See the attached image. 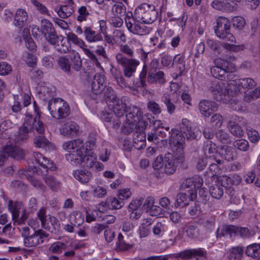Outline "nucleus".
Masks as SVG:
<instances>
[{
    "mask_svg": "<svg viewBox=\"0 0 260 260\" xmlns=\"http://www.w3.org/2000/svg\"><path fill=\"white\" fill-rule=\"evenodd\" d=\"M230 22L226 18L222 16L217 18L214 31L218 38L225 41H235V37L230 32Z\"/></svg>",
    "mask_w": 260,
    "mask_h": 260,
    "instance_id": "nucleus-6",
    "label": "nucleus"
},
{
    "mask_svg": "<svg viewBox=\"0 0 260 260\" xmlns=\"http://www.w3.org/2000/svg\"><path fill=\"white\" fill-rule=\"evenodd\" d=\"M210 193L212 198L216 199H221L224 193V188L218 182L212 185L210 188Z\"/></svg>",
    "mask_w": 260,
    "mask_h": 260,
    "instance_id": "nucleus-35",
    "label": "nucleus"
},
{
    "mask_svg": "<svg viewBox=\"0 0 260 260\" xmlns=\"http://www.w3.org/2000/svg\"><path fill=\"white\" fill-rule=\"evenodd\" d=\"M177 166L175 164V158L171 153L165 154L162 169L168 175L173 174L176 171Z\"/></svg>",
    "mask_w": 260,
    "mask_h": 260,
    "instance_id": "nucleus-22",
    "label": "nucleus"
},
{
    "mask_svg": "<svg viewBox=\"0 0 260 260\" xmlns=\"http://www.w3.org/2000/svg\"><path fill=\"white\" fill-rule=\"evenodd\" d=\"M216 103L208 100H201L199 104V109L202 115L205 117H209L217 110Z\"/></svg>",
    "mask_w": 260,
    "mask_h": 260,
    "instance_id": "nucleus-12",
    "label": "nucleus"
},
{
    "mask_svg": "<svg viewBox=\"0 0 260 260\" xmlns=\"http://www.w3.org/2000/svg\"><path fill=\"white\" fill-rule=\"evenodd\" d=\"M71 61V66L73 69L76 71H79L81 70L82 62L79 54L78 52H74L70 57Z\"/></svg>",
    "mask_w": 260,
    "mask_h": 260,
    "instance_id": "nucleus-47",
    "label": "nucleus"
},
{
    "mask_svg": "<svg viewBox=\"0 0 260 260\" xmlns=\"http://www.w3.org/2000/svg\"><path fill=\"white\" fill-rule=\"evenodd\" d=\"M57 64L64 72L71 74V62L69 58L66 56L59 57L57 60Z\"/></svg>",
    "mask_w": 260,
    "mask_h": 260,
    "instance_id": "nucleus-43",
    "label": "nucleus"
},
{
    "mask_svg": "<svg viewBox=\"0 0 260 260\" xmlns=\"http://www.w3.org/2000/svg\"><path fill=\"white\" fill-rule=\"evenodd\" d=\"M158 12L153 5L143 3L139 6L134 12V17L138 22L150 24L156 20Z\"/></svg>",
    "mask_w": 260,
    "mask_h": 260,
    "instance_id": "nucleus-3",
    "label": "nucleus"
},
{
    "mask_svg": "<svg viewBox=\"0 0 260 260\" xmlns=\"http://www.w3.org/2000/svg\"><path fill=\"white\" fill-rule=\"evenodd\" d=\"M88 9H89V7L88 8L85 6H82L78 9L76 19L79 23L86 21L89 17L90 13Z\"/></svg>",
    "mask_w": 260,
    "mask_h": 260,
    "instance_id": "nucleus-45",
    "label": "nucleus"
},
{
    "mask_svg": "<svg viewBox=\"0 0 260 260\" xmlns=\"http://www.w3.org/2000/svg\"><path fill=\"white\" fill-rule=\"evenodd\" d=\"M102 92H103L104 98L107 101L113 102L118 99L115 92L110 86H105Z\"/></svg>",
    "mask_w": 260,
    "mask_h": 260,
    "instance_id": "nucleus-48",
    "label": "nucleus"
},
{
    "mask_svg": "<svg viewBox=\"0 0 260 260\" xmlns=\"http://www.w3.org/2000/svg\"><path fill=\"white\" fill-rule=\"evenodd\" d=\"M188 199L190 200V194L186 193L181 192L177 195L175 206L177 207H184L189 205Z\"/></svg>",
    "mask_w": 260,
    "mask_h": 260,
    "instance_id": "nucleus-38",
    "label": "nucleus"
},
{
    "mask_svg": "<svg viewBox=\"0 0 260 260\" xmlns=\"http://www.w3.org/2000/svg\"><path fill=\"white\" fill-rule=\"evenodd\" d=\"M27 18V12L24 9H19L16 11L13 24L19 28H22L25 25Z\"/></svg>",
    "mask_w": 260,
    "mask_h": 260,
    "instance_id": "nucleus-26",
    "label": "nucleus"
},
{
    "mask_svg": "<svg viewBox=\"0 0 260 260\" xmlns=\"http://www.w3.org/2000/svg\"><path fill=\"white\" fill-rule=\"evenodd\" d=\"M124 203L119 198L115 197H109L105 202H102L100 206L109 209H118L123 207Z\"/></svg>",
    "mask_w": 260,
    "mask_h": 260,
    "instance_id": "nucleus-24",
    "label": "nucleus"
},
{
    "mask_svg": "<svg viewBox=\"0 0 260 260\" xmlns=\"http://www.w3.org/2000/svg\"><path fill=\"white\" fill-rule=\"evenodd\" d=\"M96 161V158L92 155H87L86 152L84 153V156H82L81 166L83 167L90 168L92 167Z\"/></svg>",
    "mask_w": 260,
    "mask_h": 260,
    "instance_id": "nucleus-52",
    "label": "nucleus"
},
{
    "mask_svg": "<svg viewBox=\"0 0 260 260\" xmlns=\"http://www.w3.org/2000/svg\"><path fill=\"white\" fill-rule=\"evenodd\" d=\"M204 151L206 156L209 157H214L217 152V147L215 144L211 141H208L205 143Z\"/></svg>",
    "mask_w": 260,
    "mask_h": 260,
    "instance_id": "nucleus-46",
    "label": "nucleus"
},
{
    "mask_svg": "<svg viewBox=\"0 0 260 260\" xmlns=\"http://www.w3.org/2000/svg\"><path fill=\"white\" fill-rule=\"evenodd\" d=\"M126 27L128 30L134 34L140 36H143L148 34L151 30V28L145 26L144 23H139L135 22L134 23L131 21L125 20Z\"/></svg>",
    "mask_w": 260,
    "mask_h": 260,
    "instance_id": "nucleus-11",
    "label": "nucleus"
},
{
    "mask_svg": "<svg viewBox=\"0 0 260 260\" xmlns=\"http://www.w3.org/2000/svg\"><path fill=\"white\" fill-rule=\"evenodd\" d=\"M147 73L148 74L147 65H143L142 70L139 76L140 83L138 85L139 87H145L146 86V79Z\"/></svg>",
    "mask_w": 260,
    "mask_h": 260,
    "instance_id": "nucleus-61",
    "label": "nucleus"
},
{
    "mask_svg": "<svg viewBox=\"0 0 260 260\" xmlns=\"http://www.w3.org/2000/svg\"><path fill=\"white\" fill-rule=\"evenodd\" d=\"M228 128L231 133L237 137H242L244 135V132L242 127L235 121L230 120L229 122Z\"/></svg>",
    "mask_w": 260,
    "mask_h": 260,
    "instance_id": "nucleus-39",
    "label": "nucleus"
},
{
    "mask_svg": "<svg viewBox=\"0 0 260 260\" xmlns=\"http://www.w3.org/2000/svg\"><path fill=\"white\" fill-rule=\"evenodd\" d=\"M214 66L219 68L228 70L231 73L236 71L235 66L229 61L221 58H217L214 60Z\"/></svg>",
    "mask_w": 260,
    "mask_h": 260,
    "instance_id": "nucleus-31",
    "label": "nucleus"
},
{
    "mask_svg": "<svg viewBox=\"0 0 260 260\" xmlns=\"http://www.w3.org/2000/svg\"><path fill=\"white\" fill-rule=\"evenodd\" d=\"M128 99L127 96H123L120 100L118 98L112 102L114 103L113 108L115 115L123 117L127 108L126 102L128 101Z\"/></svg>",
    "mask_w": 260,
    "mask_h": 260,
    "instance_id": "nucleus-21",
    "label": "nucleus"
},
{
    "mask_svg": "<svg viewBox=\"0 0 260 260\" xmlns=\"http://www.w3.org/2000/svg\"><path fill=\"white\" fill-rule=\"evenodd\" d=\"M48 109L51 116L57 119L64 118L70 114L69 105L60 98L51 99L48 103Z\"/></svg>",
    "mask_w": 260,
    "mask_h": 260,
    "instance_id": "nucleus-4",
    "label": "nucleus"
},
{
    "mask_svg": "<svg viewBox=\"0 0 260 260\" xmlns=\"http://www.w3.org/2000/svg\"><path fill=\"white\" fill-rule=\"evenodd\" d=\"M74 177L81 183H86L91 177V174L88 171L77 170L74 172Z\"/></svg>",
    "mask_w": 260,
    "mask_h": 260,
    "instance_id": "nucleus-33",
    "label": "nucleus"
},
{
    "mask_svg": "<svg viewBox=\"0 0 260 260\" xmlns=\"http://www.w3.org/2000/svg\"><path fill=\"white\" fill-rule=\"evenodd\" d=\"M219 153L224 159L230 161L236 157L235 150L229 146H224L221 148Z\"/></svg>",
    "mask_w": 260,
    "mask_h": 260,
    "instance_id": "nucleus-32",
    "label": "nucleus"
},
{
    "mask_svg": "<svg viewBox=\"0 0 260 260\" xmlns=\"http://www.w3.org/2000/svg\"><path fill=\"white\" fill-rule=\"evenodd\" d=\"M224 11L232 12L234 11L237 9V5L232 0H223Z\"/></svg>",
    "mask_w": 260,
    "mask_h": 260,
    "instance_id": "nucleus-64",
    "label": "nucleus"
},
{
    "mask_svg": "<svg viewBox=\"0 0 260 260\" xmlns=\"http://www.w3.org/2000/svg\"><path fill=\"white\" fill-rule=\"evenodd\" d=\"M126 115V120L127 121L138 124L141 120L142 113L139 108L136 106H131L128 108Z\"/></svg>",
    "mask_w": 260,
    "mask_h": 260,
    "instance_id": "nucleus-23",
    "label": "nucleus"
},
{
    "mask_svg": "<svg viewBox=\"0 0 260 260\" xmlns=\"http://www.w3.org/2000/svg\"><path fill=\"white\" fill-rule=\"evenodd\" d=\"M206 43L208 47L213 52L218 54H220L221 53V49L219 42L214 41L212 39H207Z\"/></svg>",
    "mask_w": 260,
    "mask_h": 260,
    "instance_id": "nucleus-58",
    "label": "nucleus"
},
{
    "mask_svg": "<svg viewBox=\"0 0 260 260\" xmlns=\"http://www.w3.org/2000/svg\"><path fill=\"white\" fill-rule=\"evenodd\" d=\"M211 74L215 78L221 80L225 78V75L228 73H230L228 70L219 68L217 67H212L210 69Z\"/></svg>",
    "mask_w": 260,
    "mask_h": 260,
    "instance_id": "nucleus-49",
    "label": "nucleus"
},
{
    "mask_svg": "<svg viewBox=\"0 0 260 260\" xmlns=\"http://www.w3.org/2000/svg\"><path fill=\"white\" fill-rule=\"evenodd\" d=\"M3 151L9 156L19 160L24 158L25 152L23 149L16 145H6L2 148Z\"/></svg>",
    "mask_w": 260,
    "mask_h": 260,
    "instance_id": "nucleus-14",
    "label": "nucleus"
},
{
    "mask_svg": "<svg viewBox=\"0 0 260 260\" xmlns=\"http://www.w3.org/2000/svg\"><path fill=\"white\" fill-rule=\"evenodd\" d=\"M87 150V148H85L83 145L75 150H73L66 154V159L73 165L80 166V164H82V156H84V153H85Z\"/></svg>",
    "mask_w": 260,
    "mask_h": 260,
    "instance_id": "nucleus-10",
    "label": "nucleus"
},
{
    "mask_svg": "<svg viewBox=\"0 0 260 260\" xmlns=\"http://www.w3.org/2000/svg\"><path fill=\"white\" fill-rule=\"evenodd\" d=\"M112 12L115 16H124L126 13V8L122 3H117L112 8Z\"/></svg>",
    "mask_w": 260,
    "mask_h": 260,
    "instance_id": "nucleus-54",
    "label": "nucleus"
},
{
    "mask_svg": "<svg viewBox=\"0 0 260 260\" xmlns=\"http://www.w3.org/2000/svg\"><path fill=\"white\" fill-rule=\"evenodd\" d=\"M37 29L44 35L48 42L57 36L53 24L47 19H42L41 22V27L38 26Z\"/></svg>",
    "mask_w": 260,
    "mask_h": 260,
    "instance_id": "nucleus-9",
    "label": "nucleus"
},
{
    "mask_svg": "<svg viewBox=\"0 0 260 260\" xmlns=\"http://www.w3.org/2000/svg\"><path fill=\"white\" fill-rule=\"evenodd\" d=\"M74 11V8L72 5H63L56 10L59 17L66 19L70 17Z\"/></svg>",
    "mask_w": 260,
    "mask_h": 260,
    "instance_id": "nucleus-41",
    "label": "nucleus"
},
{
    "mask_svg": "<svg viewBox=\"0 0 260 260\" xmlns=\"http://www.w3.org/2000/svg\"><path fill=\"white\" fill-rule=\"evenodd\" d=\"M106 79L104 75L96 74L91 83V91L93 93L98 95L104 90Z\"/></svg>",
    "mask_w": 260,
    "mask_h": 260,
    "instance_id": "nucleus-18",
    "label": "nucleus"
},
{
    "mask_svg": "<svg viewBox=\"0 0 260 260\" xmlns=\"http://www.w3.org/2000/svg\"><path fill=\"white\" fill-rule=\"evenodd\" d=\"M24 238V244L26 247H35L44 242L45 239L49 236L48 233L42 229L31 230L28 226H24L20 230Z\"/></svg>",
    "mask_w": 260,
    "mask_h": 260,
    "instance_id": "nucleus-2",
    "label": "nucleus"
},
{
    "mask_svg": "<svg viewBox=\"0 0 260 260\" xmlns=\"http://www.w3.org/2000/svg\"><path fill=\"white\" fill-rule=\"evenodd\" d=\"M236 85H238L239 91L245 92V89L252 88L256 85V83L251 78H242L236 81Z\"/></svg>",
    "mask_w": 260,
    "mask_h": 260,
    "instance_id": "nucleus-30",
    "label": "nucleus"
},
{
    "mask_svg": "<svg viewBox=\"0 0 260 260\" xmlns=\"http://www.w3.org/2000/svg\"><path fill=\"white\" fill-rule=\"evenodd\" d=\"M48 109L51 116L57 119L64 118L70 114L69 105L60 98L51 99L48 103Z\"/></svg>",
    "mask_w": 260,
    "mask_h": 260,
    "instance_id": "nucleus-5",
    "label": "nucleus"
},
{
    "mask_svg": "<svg viewBox=\"0 0 260 260\" xmlns=\"http://www.w3.org/2000/svg\"><path fill=\"white\" fill-rule=\"evenodd\" d=\"M34 157L35 162L45 170L44 172H47L48 170H52L53 167L52 162L43 156L42 154L35 152L34 153Z\"/></svg>",
    "mask_w": 260,
    "mask_h": 260,
    "instance_id": "nucleus-27",
    "label": "nucleus"
},
{
    "mask_svg": "<svg viewBox=\"0 0 260 260\" xmlns=\"http://www.w3.org/2000/svg\"><path fill=\"white\" fill-rule=\"evenodd\" d=\"M191 203H189L190 206L188 208V212L190 215L194 216L197 214L199 210V207L193 200L196 198L197 193L193 190H191L189 192Z\"/></svg>",
    "mask_w": 260,
    "mask_h": 260,
    "instance_id": "nucleus-44",
    "label": "nucleus"
},
{
    "mask_svg": "<svg viewBox=\"0 0 260 260\" xmlns=\"http://www.w3.org/2000/svg\"><path fill=\"white\" fill-rule=\"evenodd\" d=\"M161 101L166 106L168 112L172 114L174 113L175 110V105L171 102L169 95L168 94H164L161 98Z\"/></svg>",
    "mask_w": 260,
    "mask_h": 260,
    "instance_id": "nucleus-55",
    "label": "nucleus"
},
{
    "mask_svg": "<svg viewBox=\"0 0 260 260\" xmlns=\"http://www.w3.org/2000/svg\"><path fill=\"white\" fill-rule=\"evenodd\" d=\"M216 136L218 140L223 144H228L231 142L229 135L222 129L218 130L216 133Z\"/></svg>",
    "mask_w": 260,
    "mask_h": 260,
    "instance_id": "nucleus-57",
    "label": "nucleus"
},
{
    "mask_svg": "<svg viewBox=\"0 0 260 260\" xmlns=\"http://www.w3.org/2000/svg\"><path fill=\"white\" fill-rule=\"evenodd\" d=\"M45 181L46 184L52 190H55L59 187V182L52 176H49L46 177L45 178Z\"/></svg>",
    "mask_w": 260,
    "mask_h": 260,
    "instance_id": "nucleus-60",
    "label": "nucleus"
},
{
    "mask_svg": "<svg viewBox=\"0 0 260 260\" xmlns=\"http://www.w3.org/2000/svg\"><path fill=\"white\" fill-rule=\"evenodd\" d=\"M68 41H71L73 43L79 46L80 48H83L84 46L86 47L84 42L73 32H69L67 34Z\"/></svg>",
    "mask_w": 260,
    "mask_h": 260,
    "instance_id": "nucleus-53",
    "label": "nucleus"
},
{
    "mask_svg": "<svg viewBox=\"0 0 260 260\" xmlns=\"http://www.w3.org/2000/svg\"><path fill=\"white\" fill-rule=\"evenodd\" d=\"M170 138V143L174 146L180 150L181 152L184 147L185 137H183L182 133L179 132L178 129L173 128L168 132Z\"/></svg>",
    "mask_w": 260,
    "mask_h": 260,
    "instance_id": "nucleus-13",
    "label": "nucleus"
},
{
    "mask_svg": "<svg viewBox=\"0 0 260 260\" xmlns=\"http://www.w3.org/2000/svg\"><path fill=\"white\" fill-rule=\"evenodd\" d=\"M133 247V244L129 241L127 237L123 236L121 233L118 234L115 247V250L116 252H120L128 251L131 249Z\"/></svg>",
    "mask_w": 260,
    "mask_h": 260,
    "instance_id": "nucleus-17",
    "label": "nucleus"
},
{
    "mask_svg": "<svg viewBox=\"0 0 260 260\" xmlns=\"http://www.w3.org/2000/svg\"><path fill=\"white\" fill-rule=\"evenodd\" d=\"M234 146L240 150L246 151L249 149L248 142L244 139H239L234 141Z\"/></svg>",
    "mask_w": 260,
    "mask_h": 260,
    "instance_id": "nucleus-59",
    "label": "nucleus"
},
{
    "mask_svg": "<svg viewBox=\"0 0 260 260\" xmlns=\"http://www.w3.org/2000/svg\"><path fill=\"white\" fill-rule=\"evenodd\" d=\"M206 253L201 248L189 249L180 251L176 254V257H180L185 260H203L202 257Z\"/></svg>",
    "mask_w": 260,
    "mask_h": 260,
    "instance_id": "nucleus-8",
    "label": "nucleus"
},
{
    "mask_svg": "<svg viewBox=\"0 0 260 260\" xmlns=\"http://www.w3.org/2000/svg\"><path fill=\"white\" fill-rule=\"evenodd\" d=\"M210 91L212 93L215 100L217 101H222L224 97L228 94L229 90L223 84H216L210 87Z\"/></svg>",
    "mask_w": 260,
    "mask_h": 260,
    "instance_id": "nucleus-20",
    "label": "nucleus"
},
{
    "mask_svg": "<svg viewBox=\"0 0 260 260\" xmlns=\"http://www.w3.org/2000/svg\"><path fill=\"white\" fill-rule=\"evenodd\" d=\"M147 125L144 121L139 122L138 124H136L126 120V122L122 124L121 131L125 135H129L133 132L134 133L137 132H143L146 128Z\"/></svg>",
    "mask_w": 260,
    "mask_h": 260,
    "instance_id": "nucleus-15",
    "label": "nucleus"
},
{
    "mask_svg": "<svg viewBox=\"0 0 260 260\" xmlns=\"http://www.w3.org/2000/svg\"><path fill=\"white\" fill-rule=\"evenodd\" d=\"M147 82L150 84L164 85L166 82L165 75L162 71H159L154 73H148Z\"/></svg>",
    "mask_w": 260,
    "mask_h": 260,
    "instance_id": "nucleus-25",
    "label": "nucleus"
},
{
    "mask_svg": "<svg viewBox=\"0 0 260 260\" xmlns=\"http://www.w3.org/2000/svg\"><path fill=\"white\" fill-rule=\"evenodd\" d=\"M183 134L187 141H192L193 140H198L201 138L202 131L198 130L196 132L193 131L190 127H186L185 129L183 131Z\"/></svg>",
    "mask_w": 260,
    "mask_h": 260,
    "instance_id": "nucleus-37",
    "label": "nucleus"
},
{
    "mask_svg": "<svg viewBox=\"0 0 260 260\" xmlns=\"http://www.w3.org/2000/svg\"><path fill=\"white\" fill-rule=\"evenodd\" d=\"M54 46L55 49L61 54H66L70 51V45L66 42L63 36H57L54 39L48 42Z\"/></svg>",
    "mask_w": 260,
    "mask_h": 260,
    "instance_id": "nucleus-16",
    "label": "nucleus"
},
{
    "mask_svg": "<svg viewBox=\"0 0 260 260\" xmlns=\"http://www.w3.org/2000/svg\"><path fill=\"white\" fill-rule=\"evenodd\" d=\"M84 34L85 40L89 43H93L103 40V36L101 33L96 32L90 27H85Z\"/></svg>",
    "mask_w": 260,
    "mask_h": 260,
    "instance_id": "nucleus-28",
    "label": "nucleus"
},
{
    "mask_svg": "<svg viewBox=\"0 0 260 260\" xmlns=\"http://www.w3.org/2000/svg\"><path fill=\"white\" fill-rule=\"evenodd\" d=\"M253 235L252 232L247 228L238 227L233 225H224L222 226L220 232L219 228L216 231L217 238L226 235H230V237L239 235L243 238H250Z\"/></svg>",
    "mask_w": 260,
    "mask_h": 260,
    "instance_id": "nucleus-7",
    "label": "nucleus"
},
{
    "mask_svg": "<svg viewBox=\"0 0 260 260\" xmlns=\"http://www.w3.org/2000/svg\"><path fill=\"white\" fill-rule=\"evenodd\" d=\"M60 133L64 136L71 138L76 137L79 133V126L74 122H67L60 129Z\"/></svg>",
    "mask_w": 260,
    "mask_h": 260,
    "instance_id": "nucleus-19",
    "label": "nucleus"
},
{
    "mask_svg": "<svg viewBox=\"0 0 260 260\" xmlns=\"http://www.w3.org/2000/svg\"><path fill=\"white\" fill-rule=\"evenodd\" d=\"M40 116L37 114L35 117L29 113H27L24 118L23 125L19 128V132L15 141L16 144H20L26 140L28 134L35 130L39 134L34 139V143L37 147L45 148L49 142L43 136L45 131L44 124L39 119Z\"/></svg>",
    "mask_w": 260,
    "mask_h": 260,
    "instance_id": "nucleus-1",
    "label": "nucleus"
},
{
    "mask_svg": "<svg viewBox=\"0 0 260 260\" xmlns=\"http://www.w3.org/2000/svg\"><path fill=\"white\" fill-rule=\"evenodd\" d=\"M70 221L71 224L74 225L75 226H79L83 223L84 219L81 213H76L71 215Z\"/></svg>",
    "mask_w": 260,
    "mask_h": 260,
    "instance_id": "nucleus-56",
    "label": "nucleus"
},
{
    "mask_svg": "<svg viewBox=\"0 0 260 260\" xmlns=\"http://www.w3.org/2000/svg\"><path fill=\"white\" fill-rule=\"evenodd\" d=\"M198 228L196 225L188 224L186 226L185 232L190 238H193L198 235Z\"/></svg>",
    "mask_w": 260,
    "mask_h": 260,
    "instance_id": "nucleus-63",
    "label": "nucleus"
},
{
    "mask_svg": "<svg viewBox=\"0 0 260 260\" xmlns=\"http://www.w3.org/2000/svg\"><path fill=\"white\" fill-rule=\"evenodd\" d=\"M22 204L21 202H13L12 200L9 201L8 208L12 213V219L15 220L19 216L20 210L22 208Z\"/></svg>",
    "mask_w": 260,
    "mask_h": 260,
    "instance_id": "nucleus-34",
    "label": "nucleus"
},
{
    "mask_svg": "<svg viewBox=\"0 0 260 260\" xmlns=\"http://www.w3.org/2000/svg\"><path fill=\"white\" fill-rule=\"evenodd\" d=\"M67 248L66 244L57 241L52 243L49 248L50 252L55 254H60Z\"/></svg>",
    "mask_w": 260,
    "mask_h": 260,
    "instance_id": "nucleus-50",
    "label": "nucleus"
},
{
    "mask_svg": "<svg viewBox=\"0 0 260 260\" xmlns=\"http://www.w3.org/2000/svg\"><path fill=\"white\" fill-rule=\"evenodd\" d=\"M147 108L150 111L155 115H158L161 112L160 106L154 101H149L148 102Z\"/></svg>",
    "mask_w": 260,
    "mask_h": 260,
    "instance_id": "nucleus-62",
    "label": "nucleus"
},
{
    "mask_svg": "<svg viewBox=\"0 0 260 260\" xmlns=\"http://www.w3.org/2000/svg\"><path fill=\"white\" fill-rule=\"evenodd\" d=\"M83 145V141L80 139H77L64 142L62 144V148L64 150L70 152L73 150H75L79 147H81Z\"/></svg>",
    "mask_w": 260,
    "mask_h": 260,
    "instance_id": "nucleus-36",
    "label": "nucleus"
},
{
    "mask_svg": "<svg viewBox=\"0 0 260 260\" xmlns=\"http://www.w3.org/2000/svg\"><path fill=\"white\" fill-rule=\"evenodd\" d=\"M243 253V249L241 247H233L230 250L229 257L230 260H240Z\"/></svg>",
    "mask_w": 260,
    "mask_h": 260,
    "instance_id": "nucleus-51",
    "label": "nucleus"
},
{
    "mask_svg": "<svg viewBox=\"0 0 260 260\" xmlns=\"http://www.w3.org/2000/svg\"><path fill=\"white\" fill-rule=\"evenodd\" d=\"M139 64L140 62L138 60L134 59L131 60L127 64L124 66V74L125 76L128 78L131 77L136 72V68Z\"/></svg>",
    "mask_w": 260,
    "mask_h": 260,
    "instance_id": "nucleus-42",
    "label": "nucleus"
},
{
    "mask_svg": "<svg viewBox=\"0 0 260 260\" xmlns=\"http://www.w3.org/2000/svg\"><path fill=\"white\" fill-rule=\"evenodd\" d=\"M37 216L41 221L42 228L51 232H53V230L49 225V222H47L46 209L43 207L41 208L37 213Z\"/></svg>",
    "mask_w": 260,
    "mask_h": 260,
    "instance_id": "nucleus-40",
    "label": "nucleus"
},
{
    "mask_svg": "<svg viewBox=\"0 0 260 260\" xmlns=\"http://www.w3.org/2000/svg\"><path fill=\"white\" fill-rule=\"evenodd\" d=\"M146 134L143 132L134 133L133 146L138 150L143 149L146 146Z\"/></svg>",
    "mask_w": 260,
    "mask_h": 260,
    "instance_id": "nucleus-29",
    "label": "nucleus"
}]
</instances>
